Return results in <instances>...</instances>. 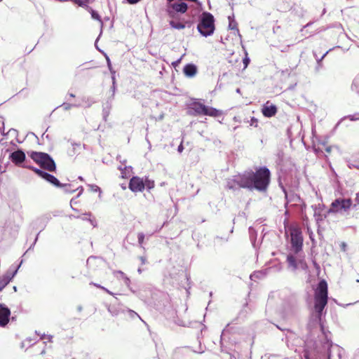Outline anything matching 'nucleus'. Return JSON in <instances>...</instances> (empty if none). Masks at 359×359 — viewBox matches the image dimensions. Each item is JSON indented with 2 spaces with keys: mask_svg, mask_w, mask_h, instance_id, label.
Returning <instances> with one entry per match:
<instances>
[{
  "mask_svg": "<svg viewBox=\"0 0 359 359\" xmlns=\"http://www.w3.org/2000/svg\"><path fill=\"white\" fill-rule=\"evenodd\" d=\"M270 181V172L266 168H261L255 172H245L241 175L236 176L233 182L239 187L250 190L255 189L259 191L266 189Z\"/></svg>",
  "mask_w": 359,
  "mask_h": 359,
  "instance_id": "nucleus-1",
  "label": "nucleus"
},
{
  "mask_svg": "<svg viewBox=\"0 0 359 359\" xmlns=\"http://www.w3.org/2000/svg\"><path fill=\"white\" fill-rule=\"evenodd\" d=\"M327 284L325 280H322L319 282L314 295V310L319 320H321L323 309L327 304Z\"/></svg>",
  "mask_w": 359,
  "mask_h": 359,
  "instance_id": "nucleus-2",
  "label": "nucleus"
},
{
  "mask_svg": "<svg viewBox=\"0 0 359 359\" xmlns=\"http://www.w3.org/2000/svg\"><path fill=\"white\" fill-rule=\"evenodd\" d=\"M325 353H320L316 359H340L342 348L337 344H332L331 341L327 340L323 346ZM306 359H310L307 352L304 353Z\"/></svg>",
  "mask_w": 359,
  "mask_h": 359,
  "instance_id": "nucleus-3",
  "label": "nucleus"
},
{
  "mask_svg": "<svg viewBox=\"0 0 359 359\" xmlns=\"http://www.w3.org/2000/svg\"><path fill=\"white\" fill-rule=\"evenodd\" d=\"M30 157L42 168L50 172L55 170V163L52 158L46 153L32 151L29 154Z\"/></svg>",
  "mask_w": 359,
  "mask_h": 359,
  "instance_id": "nucleus-4",
  "label": "nucleus"
},
{
  "mask_svg": "<svg viewBox=\"0 0 359 359\" xmlns=\"http://www.w3.org/2000/svg\"><path fill=\"white\" fill-rule=\"evenodd\" d=\"M214 22V17L211 13H203L198 25V32L204 36L212 35L215 30Z\"/></svg>",
  "mask_w": 359,
  "mask_h": 359,
  "instance_id": "nucleus-5",
  "label": "nucleus"
},
{
  "mask_svg": "<svg viewBox=\"0 0 359 359\" xmlns=\"http://www.w3.org/2000/svg\"><path fill=\"white\" fill-rule=\"evenodd\" d=\"M290 236L292 250L298 253L302 251L303 245V237L301 229L297 226H291L288 228Z\"/></svg>",
  "mask_w": 359,
  "mask_h": 359,
  "instance_id": "nucleus-6",
  "label": "nucleus"
},
{
  "mask_svg": "<svg viewBox=\"0 0 359 359\" xmlns=\"http://www.w3.org/2000/svg\"><path fill=\"white\" fill-rule=\"evenodd\" d=\"M351 198H337L331 203L328 213L346 212L351 209Z\"/></svg>",
  "mask_w": 359,
  "mask_h": 359,
  "instance_id": "nucleus-7",
  "label": "nucleus"
},
{
  "mask_svg": "<svg viewBox=\"0 0 359 359\" xmlns=\"http://www.w3.org/2000/svg\"><path fill=\"white\" fill-rule=\"evenodd\" d=\"M191 108L195 111L196 114L198 115L217 117L221 114L219 110L211 107L205 106L201 102H194Z\"/></svg>",
  "mask_w": 359,
  "mask_h": 359,
  "instance_id": "nucleus-8",
  "label": "nucleus"
},
{
  "mask_svg": "<svg viewBox=\"0 0 359 359\" xmlns=\"http://www.w3.org/2000/svg\"><path fill=\"white\" fill-rule=\"evenodd\" d=\"M187 4L184 2L170 4L168 8V13L170 17H174L175 12L184 13L187 11Z\"/></svg>",
  "mask_w": 359,
  "mask_h": 359,
  "instance_id": "nucleus-9",
  "label": "nucleus"
},
{
  "mask_svg": "<svg viewBox=\"0 0 359 359\" xmlns=\"http://www.w3.org/2000/svg\"><path fill=\"white\" fill-rule=\"evenodd\" d=\"M129 188L133 192L142 191L145 188L143 179L139 177H133L130 179Z\"/></svg>",
  "mask_w": 359,
  "mask_h": 359,
  "instance_id": "nucleus-10",
  "label": "nucleus"
},
{
  "mask_svg": "<svg viewBox=\"0 0 359 359\" xmlns=\"http://www.w3.org/2000/svg\"><path fill=\"white\" fill-rule=\"evenodd\" d=\"M311 207L313 210V217L316 222L318 224L323 221L326 217V215L324 213L325 205L322 203H318L313 205Z\"/></svg>",
  "mask_w": 359,
  "mask_h": 359,
  "instance_id": "nucleus-11",
  "label": "nucleus"
},
{
  "mask_svg": "<svg viewBox=\"0 0 359 359\" xmlns=\"http://www.w3.org/2000/svg\"><path fill=\"white\" fill-rule=\"evenodd\" d=\"M32 170L40 177L45 179L47 182L53 184L56 187H61L62 184L60 183L59 180L55 177L53 175L48 174L40 169L38 168H32Z\"/></svg>",
  "mask_w": 359,
  "mask_h": 359,
  "instance_id": "nucleus-12",
  "label": "nucleus"
},
{
  "mask_svg": "<svg viewBox=\"0 0 359 359\" xmlns=\"http://www.w3.org/2000/svg\"><path fill=\"white\" fill-rule=\"evenodd\" d=\"M10 309L4 304H0V326L4 327L9 321Z\"/></svg>",
  "mask_w": 359,
  "mask_h": 359,
  "instance_id": "nucleus-13",
  "label": "nucleus"
},
{
  "mask_svg": "<svg viewBox=\"0 0 359 359\" xmlns=\"http://www.w3.org/2000/svg\"><path fill=\"white\" fill-rule=\"evenodd\" d=\"M262 114L266 117H272L276 115L277 112V107L276 105L270 104L267 102L262 107Z\"/></svg>",
  "mask_w": 359,
  "mask_h": 359,
  "instance_id": "nucleus-14",
  "label": "nucleus"
},
{
  "mask_svg": "<svg viewBox=\"0 0 359 359\" xmlns=\"http://www.w3.org/2000/svg\"><path fill=\"white\" fill-rule=\"evenodd\" d=\"M10 158L15 164L19 165L25 161V154L22 151L18 150L10 155Z\"/></svg>",
  "mask_w": 359,
  "mask_h": 359,
  "instance_id": "nucleus-15",
  "label": "nucleus"
},
{
  "mask_svg": "<svg viewBox=\"0 0 359 359\" xmlns=\"http://www.w3.org/2000/svg\"><path fill=\"white\" fill-rule=\"evenodd\" d=\"M183 72L187 77H194L197 73V67L194 64H187L184 67Z\"/></svg>",
  "mask_w": 359,
  "mask_h": 359,
  "instance_id": "nucleus-16",
  "label": "nucleus"
},
{
  "mask_svg": "<svg viewBox=\"0 0 359 359\" xmlns=\"http://www.w3.org/2000/svg\"><path fill=\"white\" fill-rule=\"evenodd\" d=\"M113 273H114V276L115 277H116L117 278H122L124 281V283L127 286H129L130 280L129 278H128L123 272H122L121 271H114L113 272Z\"/></svg>",
  "mask_w": 359,
  "mask_h": 359,
  "instance_id": "nucleus-17",
  "label": "nucleus"
},
{
  "mask_svg": "<svg viewBox=\"0 0 359 359\" xmlns=\"http://www.w3.org/2000/svg\"><path fill=\"white\" fill-rule=\"evenodd\" d=\"M287 261L288 262V265L293 270H296L298 269L297 260H296L295 257L292 255H288L287 257Z\"/></svg>",
  "mask_w": 359,
  "mask_h": 359,
  "instance_id": "nucleus-18",
  "label": "nucleus"
},
{
  "mask_svg": "<svg viewBox=\"0 0 359 359\" xmlns=\"http://www.w3.org/2000/svg\"><path fill=\"white\" fill-rule=\"evenodd\" d=\"M170 25L177 29H182L185 27V25L182 22H175L173 20L170 21Z\"/></svg>",
  "mask_w": 359,
  "mask_h": 359,
  "instance_id": "nucleus-19",
  "label": "nucleus"
},
{
  "mask_svg": "<svg viewBox=\"0 0 359 359\" xmlns=\"http://www.w3.org/2000/svg\"><path fill=\"white\" fill-rule=\"evenodd\" d=\"M89 12L90 13L93 19L96 20L102 24L100 15L95 11L93 10L91 8H89Z\"/></svg>",
  "mask_w": 359,
  "mask_h": 359,
  "instance_id": "nucleus-20",
  "label": "nucleus"
},
{
  "mask_svg": "<svg viewBox=\"0 0 359 359\" xmlns=\"http://www.w3.org/2000/svg\"><path fill=\"white\" fill-rule=\"evenodd\" d=\"M90 284L93 285L94 286H95L97 288L102 289V290L105 291L107 293H108L110 295H112V296L114 295V294L112 292L109 291L108 289H107L106 287H103V286H102V285H100L99 284H97V283H90Z\"/></svg>",
  "mask_w": 359,
  "mask_h": 359,
  "instance_id": "nucleus-21",
  "label": "nucleus"
},
{
  "mask_svg": "<svg viewBox=\"0 0 359 359\" xmlns=\"http://www.w3.org/2000/svg\"><path fill=\"white\" fill-rule=\"evenodd\" d=\"M298 268H301L302 269H306L307 265L305 261L303 259H299L297 260Z\"/></svg>",
  "mask_w": 359,
  "mask_h": 359,
  "instance_id": "nucleus-22",
  "label": "nucleus"
},
{
  "mask_svg": "<svg viewBox=\"0 0 359 359\" xmlns=\"http://www.w3.org/2000/svg\"><path fill=\"white\" fill-rule=\"evenodd\" d=\"M106 60H107V67H108L111 74H115V71L112 68V65H111L110 59H109V57L108 56H106Z\"/></svg>",
  "mask_w": 359,
  "mask_h": 359,
  "instance_id": "nucleus-23",
  "label": "nucleus"
},
{
  "mask_svg": "<svg viewBox=\"0 0 359 359\" xmlns=\"http://www.w3.org/2000/svg\"><path fill=\"white\" fill-rule=\"evenodd\" d=\"M89 187L92 191L101 193L100 188L98 186H97L95 184H90V185H89Z\"/></svg>",
  "mask_w": 359,
  "mask_h": 359,
  "instance_id": "nucleus-24",
  "label": "nucleus"
},
{
  "mask_svg": "<svg viewBox=\"0 0 359 359\" xmlns=\"http://www.w3.org/2000/svg\"><path fill=\"white\" fill-rule=\"evenodd\" d=\"M138 243L140 245H142L144 239V234L143 233H139L137 235Z\"/></svg>",
  "mask_w": 359,
  "mask_h": 359,
  "instance_id": "nucleus-25",
  "label": "nucleus"
},
{
  "mask_svg": "<svg viewBox=\"0 0 359 359\" xmlns=\"http://www.w3.org/2000/svg\"><path fill=\"white\" fill-rule=\"evenodd\" d=\"M262 273L261 272H259V271L255 272V273H254L250 275V279L252 280H255V278H259V276H262Z\"/></svg>",
  "mask_w": 359,
  "mask_h": 359,
  "instance_id": "nucleus-26",
  "label": "nucleus"
},
{
  "mask_svg": "<svg viewBox=\"0 0 359 359\" xmlns=\"http://www.w3.org/2000/svg\"><path fill=\"white\" fill-rule=\"evenodd\" d=\"M353 86L359 91V75L354 79Z\"/></svg>",
  "mask_w": 359,
  "mask_h": 359,
  "instance_id": "nucleus-27",
  "label": "nucleus"
},
{
  "mask_svg": "<svg viewBox=\"0 0 359 359\" xmlns=\"http://www.w3.org/2000/svg\"><path fill=\"white\" fill-rule=\"evenodd\" d=\"M144 184L145 187H147L148 189H151L154 186V182H151L148 180H146V181L144 182Z\"/></svg>",
  "mask_w": 359,
  "mask_h": 359,
  "instance_id": "nucleus-28",
  "label": "nucleus"
},
{
  "mask_svg": "<svg viewBox=\"0 0 359 359\" xmlns=\"http://www.w3.org/2000/svg\"><path fill=\"white\" fill-rule=\"evenodd\" d=\"M61 187H65V191L66 192L73 193L75 191V189H70V187H71L70 184H65V185H62Z\"/></svg>",
  "mask_w": 359,
  "mask_h": 359,
  "instance_id": "nucleus-29",
  "label": "nucleus"
},
{
  "mask_svg": "<svg viewBox=\"0 0 359 359\" xmlns=\"http://www.w3.org/2000/svg\"><path fill=\"white\" fill-rule=\"evenodd\" d=\"M182 57H183V55L180 58H179L177 60L172 62V66L173 67H175V68L177 67L180 65V63L181 62Z\"/></svg>",
  "mask_w": 359,
  "mask_h": 359,
  "instance_id": "nucleus-30",
  "label": "nucleus"
},
{
  "mask_svg": "<svg viewBox=\"0 0 359 359\" xmlns=\"http://www.w3.org/2000/svg\"><path fill=\"white\" fill-rule=\"evenodd\" d=\"M8 283V281L6 280H0V291L7 285Z\"/></svg>",
  "mask_w": 359,
  "mask_h": 359,
  "instance_id": "nucleus-31",
  "label": "nucleus"
},
{
  "mask_svg": "<svg viewBox=\"0 0 359 359\" xmlns=\"http://www.w3.org/2000/svg\"><path fill=\"white\" fill-rule=\"evenodd\" d=\"M41 339H47L48 340V341L51 342L52 341V339H53V336L52 335L42 334L41 337Z\"/></svg>",
  "mask_w": 359,
  "mask_h": 359,
  "instance_id": "nucleus-32",
  "label": "nucleus"
},
{
  "mask_svg": "<svg viewBox=\"0 0 359 359\" xmlns=\"http://www.w3.org/2000/svg\"><path fill=\"white\" fill-rule=\"evenodd\" d=\"M229 28L231 29H235L236 23L231 20V17H229Z\"/></svg>",
  "mask_w": 359,
  "mask_h": 359,
  "instance_id": "nucleus-33",
  "label": "nucleus"
},
{
  "mask_svg": "<svg viewBox=\"0 0 359 359\" xmlns=\"http://www.w3.org/2000/svg\"><path fill=\"white\" fill-rule=\"evenodd\" d=\"M183 149H184V147H183V145H182V142L180 143V144L178 146L177 151H178L180 153H181V152H182Z\"/></svg>",
  "mask_w": 359,
  "mask_h": 359,
  "instance_id": "nucleus-34",
  "label": "nucleus"
},
{
  "mask_svg": "<svg viewBox=\"0 0 359 359\" xmlns=\"http://www.w3.org/2000/svg\"><path fill=\"white\" fill-rule=\"evenodd\" d=\"M250 62V60L248 57H245L243 59V63L245 64V67H246Z\"/></svg>",
  "mask_w": 359,
  "mask_h": 359,
  "instance_id": "nucleus-35",
  "label": "nucleus"
},
{
  "mask_svg": "<svg viewBox=\"0 0 359 359\" xmlns=\"http://www.w3.org/2000/svg\"><path fill=\"white\" fill-rule=\"evenodd\" d=\"M62 106L64 107L65 109H69L72 107V105L69 104H63Z\"/></svg>",
  "mask_w": 359,
  "mask_h": 359,
  "instance_id": "nucleus-36",
  "label": "nucleus"
},
{
  "mask_svg": "<svg viewBox=\"0 0 359 359\" xmlns=\"http://www.w3.org/2000/svg\"><path fill=\"white\" fill-rule=\"evenodd\" d=\"M130 4H136L137 2H139L140 0H127Z\"/></svg>",
  "mask_w": 359,
  "mask_h": 359,
  "instance_id": "nucleus-37",
  "label": "nucleus"
},
{
  "mask_svg": "<svg viewBox=\"0 0 359 359\" xmlns=\"http://www.w3.org/2000/svg\"><path fill=\"white\" fill-rule=\"evenodd\" d=\"M355 200L359 204V193L356 194L355 199Z\"/></svg>",
  "mask_w": 359,
  "mask_h": 359,
  "instance_id": "nucleus-38",
  "label": "nucleus"
},
{
  "mask_svg": "<svg viewBox=\"0 0 359 359\" xmlns=\"http://www.w3.org/2000/svg\"><path fill=\"white\" fill-rule=\"evenodd\" d=\"M140 259H141L142 264H144L145 262H146V259L144 257H141Z\"/></svg>",
  "mask_w": 359,
  "mask_h": 359,
  "instance_id": "nucleus-39",
  "label": "nucleus"
},
{
  "mask_svg": "<svg viewBox=\"0 0 359 359\" xmlns=\"http://www.w3.org/2000/svg\"><path fill=\"white\" fill-rule=\"evenodd\" d=\"M111 79H112V82H113V85L115 84V74H111Z\"/></svg>",
  "mask_w": 359,
  "mask_h": 359,
  "instance_id": "nucleus-40",
  "label": "nucleus"
},
{
  "mask_svg": "<svg viewBox=\"0 0 359 359\" xmlns=\"http://www.w3.org/2000/svg\"><path fill=\"white\" fill-rule=\"evenodd\" d=\"M228 187H229V189H233V188H234V186H233V185H231V184H230V182H229V183H228Z\"/></svg>",
  "mask_w": 359,
  "mask_h": 359,
  "instance_id": "nucleus-41",
  "label": "nucleus"
},
{
  "mask_svg": "<svg viewBox=\"0 0 359 359\" xmlns=\"http://www.w3.org/2000/svg\"><path fill=\"white\" fill-rule=\"evenodd\" d=\"M330 151H331V148H330V147H327V148L326 149V151H327V152L330 153Z\"/></svg>",
  "mask_w": 359,
  "mask_h": 359,
  "instance_id": "nucleus-42",
  "label": "nucleus"
},
{
  "mask_svg": "<svg viewBox=\"0 0 359 359\" xmlns=\"http://www.w3.org/2000/svg\"><path fill=\"white\" fill-rule=\"evenodd\" d=\"M69 95H70V97H75V95H74V94H72V93H70V94H69Z\"/></svg>",
  "mask_w": 359,
  "mask_h": 359,
  "instance_id": "nucleus-43",
  "label": "nucleus"
},
{
  "mask_svg": "<svg viewBox=\"0 0 359 359\" xmlns=\"http://www.w3.org/2000/svg\"><path fill=\"white\" fill-rule=\"evenodd\" d=\"M305 220L307 222V220H308L307 217L306 218ZM306 226H308V225L306 224ZM307 229H308V231L309 232V226H307Z\"/></svg>",
  "mask_w": 359,
  "mask_h": 359,
  "instance_id": "nucleus-44",
  "label": "nucleus"
},
{
  "mask_svg": "<svg viewBox=\"0 0 359 359\" xmlns=\"http://www.w3.org/2000/svg\"><path fill=\"white\" fill-rule=\"evenodd\" d=\"M312 232H309V237L311 238Z\"/></svg>",
  "mask_w": 359,
  "mask_h": 359,
  "instance_id": "nucleus-45",
  "label": "nucleus"
},
{
  "mask_svg": "<svg viewBox=\"0 0 359 359\" xmlns=\"http://www.w3.org/2000/svg\"><path fill=\"white\" fill-rule=\"evenodd\" d=\"M168 2L171 3L172 1H173L174 0H167Z\"/></svg>",
  "mask_w": 359,
  "mask_h": 359,
  "instance_id": "nucleus-46",
  "label": "nucleus"
},
{
  "mask_svg": "<svg viewBox=\"0 0 359 359\" xmlns=\"http://www.w3.org/2000/svg\"><path fill=\"white\" fill-rule=\"evenodd\" d=\"M86 215H88V216H90V214L88 213V214H85Z\"/></svg>",
  "mask_w": 359,
  "mask_h": 359,
  "instance_id": "nucleus-47",
  "label": "nucleus"
},
{
  "mask_svg": "<svg viewBox=\"0 0 359 359\" xmlns=\"http://www.w3.org/2000/svg\"><path fill=\"white\" fill-rule=\"evenodd\" d=\"M358 281L359 282V280Z\"/></svg>",
  "mask_w": 359,
  "mask_h": 359,
  "instance_id": "nucleus-48",
  "label": "nucleus"
}]
</instances>
